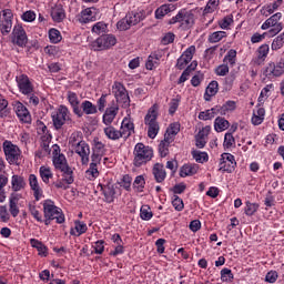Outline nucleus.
<instances>
[{"label":"nucleus","mask_w":284,"mask_h":284,"mask_svg":"<svg viewBox=\"0 0 284 284\" xmlns=\"http://www.w3.org/2000/svg\"><path fill=\"white\" fill-rule=\"evenodd\" d=\"M237 54L239 52L235 49H230L223 58V63L229 65V68H234L236 65Z\"/></svg>","instance_id":"nucleus-41"},{"label":"nucleus","mask_w":284,"mask_h":284,"mask_svg":"<svg viewBox=\"0 0 284 284\" xmlns=\"http://www.w3.org/2000/svg\"><path fill=\"white\" fill-rule=\"evenodd\" d=\"M51 119L54 130H61L65 123H72V113L68 106L61 104L51 113Z\"/></svg>","instance_id":"nucleus-4"},{"label":"nucleus","mask_w":284,"mask_h":284,"mask_svg":"<svg viewBox=\"0 0 284 284\" xmlns=\"http://www.w3.org/2000/svg\"><path fill=\"white\" fill-rule=\"evenodd\" d=\"M6 160L9 165H20L21 163V149L11 141L6 140L2 144Z\"/></svg>","instance_id":"nucleus-5"},{"label":"nucleus","mask_w":284,"mask_h":284,"mask_svg":"<svg viewBox=\"0 0 284 284\" xmlns=\"http://www.w3.org/2000/svg\"><path fill=\"white\" fill-rule=\"evenodd\" d=\"M199 164L185 163L180 168V176L181 179H186V176H194V174H199Z\"/></svg>","instance_id":"nucleus-27"},{"label":"nucleus","mask_w":284,"mask_h":284,"mask_svg":"<svg viewBox=\"0 0 284 284\" xmlns=\"http://www.w3.org/2000/svg\"><path fill=\"white\" fill-rule=\"evenodd\" d=\"M274 90V84H266L265 88L262 89L260 97L257 99V108H263L267 99H270V92Z\"/></svg>","instance_id":"nucleus-36"},{"label":"nucleus","mask_w":284,"mask_h":284,"mask_svg":"<svg viewBox=\"0 0 284 284\" xmlns=\"http://www.w3.org/2000/svg\"><path fill=\"white\" fill-rule=\"evenodd\" d=\"M196 62H192L181 74L178 83H185V81H187V79H190V74H192V72H194V70H196Z\"/></svg>","instance_id":"nucleus-57"},{"label":"nucleus","mask_w":284,"mask_h":284,"mask_svg":"<svg viewBox=\"0 0 284 284\" xmlns=\"http://www.w3.org/2000/svg\"><path fill=\"white\" fill-rule=\"evenodd\" d=\"M194 54H196V47L190 45L178 59L175 68L178 70H185L187 64L192 61V59H194Z\"/></svg>","instance_id":"nucleus-16"},{"label":"nucleus","mask_w":284,"mask_h":284,"mask_svg":"<svg viewBox=\"0 0 284 284\" xmlns=\"http://www.w3.org/2000/svg\"><path fill=\"white\" fill-rule=\"evenodd\" d=\"M181 132V124L179 123H172L169 125L164 133V138L169 139V141H174L176 139V134Z\"/></svg>","instance_id":"nucleus-42"},{"label":"nucleus","mask_w":284,"mask_h":284,"mask_svg":"<svg viewBox=\"0 0 284 284\" xmlns=\"http://www.w3.org/2000/svg\"><path fill=\"white\" fill-rule=\"evenodd\" d=\"M88 232V224L81 221L74 222V227L71 229L70 234L71 236H81V234H85Z\"/></svg>","instance_id":"nucleus-43"},{"label":"nucleus","mask_w":284,"mask_h":284,"mask_svg":"<svg viewBox=\"0 0 284 284\" xmlns=\"http://www.w3.org/2000/svg\"><path fill=\"white\" fill-rule=\"evenodd\" d=\"M39 174L44 185H50V179H54V173L52 172V168L48 165L40 166Z\"/></svg>","instance_id":"nucleus-33"},{"label":"nucleus","mask_w":284,"mask_h":284,"mask_svg":"<svg viewBox=\"0 0 284 284\" xmlns=\"http://www.w3.org/2000/svg\"><path fill=\"white\" fill-rule=\"evenodd\" d=\"M21 199V194L19 193H11L9 197V212L13 219L19 216V200Z\"/></svg>","instance_id":"nucleus-26"},{"label":"nucleus","mask_w":284,"mask_h":284,"mask_svg":"<svg viewBox=\"0 0 284 284\" xmlns=\"http://www.w3.org/2000/svg\"><path fill=\"white\" fill-rule=\"evenodd\" d=\"M120 134L122 139H130V136L134 134V122L130 116L123 118L120 126Z\"/></svg>","instance_id":"nucleus-22"},{"label":"nucleus","mask_w":284,"mask_h":284,"mask_svg":"<svg viewBox=\"0 0 284 284\" xmlns=\"http://www.w3.org/2000/svg\"><path fill=\"white\" fill-rule=\"evenodd\" d=\"M98 13H99V10L94 7L85 8L75 16V21H78V23H81V26H85L88 23H94V21H97Z\"/></svg>","instance_id":"nucleus-12"},{"label":"nucleus","mask_w":284,"mask_h":284,"mask_svg":"<svg viewBox=\"0 0 284 284\" xmlns=\"http://www.w3.org/2000/svg\"><path fill=\"white\" fill-rule=\"evenodd\" d=\"M52 163L53 168L55 170H65V168H69L68 160L65 159V155L61 153V146L59 144L52 145Z\"/></svg>","instance_id":"nucleus-13"},{"label":"nucleus","mask_w":284,"mask_h":284,"mask_svg":"<svg viewBox=\"0 0 284 284\" xmlns=\"http://www.w3.org/2000/svg\"><path fill=\"white\" fill-rule=\"evenodd\" d=\"M216 94H219V82L213 80L206 87L204 101H212V97H216Z\"/></svg>","instance_id":"nucleus-35"},{"label":"nucleus","mask_w":284,"mask_h":284,"mask_svg":"<svg viewBox=\"0 0 284 284\" xmlns=\"http://www.w3.org/2000/svg\"><path fill=\"white\" fill-rule=\"evenodd\" d=\"M176 23H180V28L183 30H187L194 26V16L182 9L176 16L168 20V26H176Z\"/></svg>","instance_id":"nucleus-7"},{"label":"nucleus","mask_w":284,"mask_h":284,"mask_svg":"<svg viewBox=\"0 0 284 284\" xmlns=\"http://www.w3.org/2000/svg\"><path fill=\"white\" fill-rule=\"evenodd\" d=\"M159 104L154 103L144 116V125L148 128L149 139H156L161 126L159 125Z\"/></svg>","instance_id":"nucleus-3"},{"label":"nucleus","mask_w":284,"mask_h":284,"mask_svg":"<svg viewBox=\"0 0 284 284\" xmlns=\"http://www.w3.org/2000/svg\"><path fill=\"white\" fill-rule=\"evenodd\" d=\"M91 32L93 34H105V32H108V23L100 21L97 22L95 24H93Z\"/></svg>","instance_id":"nucleus-61"},{"label":"nucleus","mask_w":284,"mask_h":284,"mask_svg":"<svg viewBox=\"0 0 284 284\" xmlns=\"http://www.w3.org/2000/svg\"><path fill=\"white\" fill-rule=\"evenodd\" d=\"M220 114L225 115L227 112L236 110V101L229 100L223 105H216Z\"/></svg>","instance_id":"nucleus-47"},{"label":"nucleus","mask_w":284,"mask_h":284,"mask_svg":"<svg viewBox=\"0 0 284 284\" xmlns=\"http://www.w3.org/2000/svg\"><path fill=\"white\" fill-rule=\"evenodd\" d=\"M81 112L87 115L97 114L99 109L94 103L90 102V100H85L81 103Z\"/></svg>","instance_id":"nucleus-44"},{"label":"nucleus","mask_w":284,"mask_h":284,"mask_svg":"<svg viewBox=\"0 0 284 284\" xmlns=\"http://www.w3.org/2000/svg\"><path fill=\"white\" fill-rule=\"evenodd\" d=\"M30 245L31 247H34L37 250L38 255L41 256L42 258H45V256H48V246H45L43 242L37 239H31Z\"/></svg>","instance_id":"nucleus-38"},{"label":"nucleus","mask_w":284,"mask_h":284,"mask_svg":"<svg viewBox=\"0 0 284 284\" xmlns=\"http://www.w3.org/2000/svg\"><path fill=\"white\" fill-rule=\"evenodd\" d=\"M284 45V32L281 33L280 36H277L271 44V50H273V52H276L278 50H281V48H283Z\"/></svg>","instance_id":"nucleus-64"},{"label":"nucleus","mask_w":284,"mask_h":284,"mask_svg":"<svg viewBox=\"0 0 284 284\" xmlns=\"http://www.w3.org/2000/svg\"><path fill=\"white\" fill-rule=\"evenodd\" d=\"M14 111L20 123H28V124L32 123V114H30V111L23 103L19 101L16 102Z\"/></svg>","instance_id":"nucleus-18"},{"label":"nucleus","mask_w":284,"mask_h":284,"mask_svg":"<svg viewBox=\"0 0 284 284\" xmlns=\"http://www.w3.org/2000/svg\"><path fill=\"white\" fill-rule=\"evenodd\" d=\"M67 100L72 108L73 114H75L78 119H81V116H83V111L79 108V104L81 103V101H79V95L72 91H68Z\"/></svg>","instance_id":"nucleus-23"},{"label":"nucleus","mask_w":284,"mask_h":284,"mask_svg":"<svg viewBox=\"0 0 284 284\" xmlns=\"http://www.w3.org/2000/svg\"><path fill=\"white\" fill-rule=\"evenodd\" d=\"M60 172H62V180L67 185H72V183H74V171H72V168L67 166L63 170H60Z\"/></svg>","instance_id":"nucleus-49"},{"label":"nucleus","mask_w":284,"mask_h":284,"mask_svg":"<svg viewBox=\"0 0 284 284\" xmlns=\"http://www.w3.org/2000/svg\"><path fill=\"white\" fill-rule=\"evenodd\" d=\"M267 54H270V44H262L256 50L257 61H265L267 59Z\"/></svg>","instance_id":"nucleus-54"},{"label":"nucleus","mask_w":284,"mask_h":284,"mask_svg":"<svg viewBox=\"0 0 284 284\" xmlns=\"http://www.w3.org/2000/svg\"><path fill=\"white\" fill-rule=\"evenodd\" d=\"M14 21V13L12 9H3L0 11V32L3 37L12 32V23Z\"/></svg>","instance_id":"nucleus-10"},{"label":"nucleus","mask_w":284,"mask_h":284,"mask_svg":"<svg viewBox=\"0 0 284 284\" xmlns=\"http://www.w3.org/2000/svg\"><path fill=\"white\" fill-rule=\"evenodd\" d=\"M133 190H135V192H143V190H145V178L143 175H138L134 179Z\"/></svg>","instance_id":"nucleus-62"},{"label":"nucleus","mask_w":284,"mask_h":284,"mask_svg":"<svg viewBox=\"0 0 284 284\" xmlns=\"http://www.w3.org/2000/svg\"><path fill=\"white\" fill-rule=\"evenodd\" d=\"M176 10L175 4H162L155 10V19H163V17L170 14V12H174Z\"/></svg>","instance_id":"nucleus-37"},{"label":"nucleus","mask_w":284,"mask_h":284,"mask_svg":"<svg viewBox=\"0 0 284 284\" xmlns=\"http://www.w3.org/2000/svg\"><path fill=\"white\" fill-rule=\"evenodd\" d=\"M216 114H220V112L219 106L215 105L212 109L200 112L197 119H200V121H212Z\"/></svg>","instance_id":"nucleus-40"},{"label":"nucleus","mask_w":284,"mask_h":284,"mask_svg":"<svg viewBox=\"0 0 284 284\" xmlns=\"http://www.w3.org/2000/svg\"><path fill=\"white\" fill-rule=\"evenodd\" d=\"M116 114H119L118 104H113L112 106L106 108L102 115V123L104 125H112V123H114V120L116 119Z\"/></svg>","instance_id":"nucleus-24"},{"label":"nucleus","mask_w":284,"mask_h":284,"mask_svg":"<svg viewBox=\"0 0 284 284\" xmlns=\"http://www.w3.org/2000/svg\"><path fill=\"white\" fill-rule=\"evenodd\" d=\"M26 178L19 174H13L11 176V190L14 192L13 194H17V192H21L26 190Z\"/></svg>","instance_id":"nucleus-28"},{"label":"nucleus","mask_w":284,"mask_h":284,"mask_svg":"<svg viewBox=\"0 0 284 284\" xmlns=\"http://www.w3.org/2000/svg\"><path fill=\"white\" fill-rule=\"evenodd\" d=\"M50 14L54 23H61L65 19V9H63V6L61 3L55 4L51 8Z\"/></svg>","instance_id":"nucleus-29"},{"label":"nucleus","mask_w":284,"mask_h":284,"mask_svg":"<svg viewBox=\"0 0 284 284\" xmlns=\"http://www.w3.org/2000/svg\"><path fill=\"white\" fill-rule=\"evenodd\" d=\"M43 214H44V225H50L51 221H57V223H65V215L63 211L54 204L52 200H44L42 202Z\"/></svg>","instance_id":"nucleus-1"},{"label":"nucleus","mask_w":284,"mask_h":284,"mask_svg":"<svg viewBox=\"0 0 284 284\" xmlns=\"http://www.w3.org/2000/svg\"><path fill=\"white\" fill-rule=\"evenodd\" d=\"M105 154V143L99 138L93 139L91 159L95 162L101 161Z\"/></svg>","instance_id":"nucleus-19"},{"label":"nucleus","mask_w":284,"mask_h":284,"mask_svg":"<svg viewBox=\"0 0 284 284\" xmlns=\"http://www.w3.org/2000/svg\"><path fill=\"white\" fill-rule=\"evenodd\" d=\"M283 18V13L277 12L271 16L261 26V30H268V38L276 37L278 32L283 30V23L278 22Z\"/></svg>","instance_id":"nucleus-6"},{"label":"nucleus","mask_w":284,"mask_h":284,"mask_svg":"<svg viewBox=\"0 0 284 284\" xmlns=\"http://www.w3.org/2000/svg\"><path fill=\"white\" fill-rule=\"evenodd\" d=\"M98 190L102 192L105 203H114V196L116 194V191L114 190V185L110 183L99 184Z\"/></svg>","instance_id":"nucleus-25"},{"label":"nucleus","mask_w":284,"mask_h":284,"mask_svg":"<svg viewBox=\"0 0 284 284\" xmlns=\"http://www.w3.org/2000/svg\"><path fill=\"white\" fill-rule=\"evenodd\" d=\"M99 165H101V160L95 162L91 159L89 169L85 171V179H88V181H94L95 179H99Z\"/></svg>","instance_id":"nucleus-31"},{"label":"nucleus","mask_w":284,"mask_h":284,"mask_svg":"<svg viewBox=\"0 0 284 284\" xmlns=\"http://www.w3.org/2000/svg\"><path fill=\"white\" fill-rule=\"evenodd\" d=\"M112 92L116 99L118 103L123 105H130V95L128 94V90L121 82H114L112 87Z\"/></svg>","instance_id":"nucleus-15"},{"label":"nucleus","mask_w":284,"mask_h":284,"mask_svg":"<svg viewBox=\"0 0 284 284\" xmlns=\"http://www.w3.org/2000/svg\"><path fill=\"white\" fill-rule=\"evenodd\" d=\"M219 168L220 172H226L227 174H232V172L236 170V159L232 153H222Z\"/></svg>","instance_id":"nucleus-11"},{"label":"nucleus","mask_w":284,"mask_h":284,"mask_svg":"<svg viewBox=\"0 0 284 284\" xmlns=\"http://www.w3.org/2000/svg\"><path fill=\"white\" fill-rule=\"evenodd\" d=\"M222 39H227V32L214 31L209 36L207 41L209 43H221Z\"/></svg>","instance_id":"nucleus-50"},{"label":"nucleus","mask_w":284,"mask_h":284,"mask_svg":"<svg viewBox=\"0 0 284 284\" xmlns=\"http://www.w3.org/2000/svg\"><path fill=\"white\" fill-rule=\"evenodd\" d=\"M29 212L38 223H45V220H43V214H41L39 206L34 204H29Z\"/></svg>","instance_id":"nucleus-52"},{"label":"nucleus","mask_w":284,"mask_h":284,"mask_svg":"<svg viewBox=\"0 0 284 284\" xmlns=\"http://www.w3.org/2000/svg\"><path fill=\"white\" fill-rule=\"evenodd\" d=\"M28 181H29L30 190L31 192H33L34 201H41V199H45V195L43 194V189L39 183V178H37L36 174H30L28 178Z\"/></svg>","instance_id":"nucleus-17"},{"label":"nucleus","mask_w":284,"mask_h":284,"mask_svg":"<svg viewBox=\"0 0 284 284\" xmlns=\"http://www.w3.org/2000/svg\"><path fill=\"white\" fill-rule=\"evenodd\" d=\"M192 156L196 163H207L210 161V155L207 152L192 151Z\"/></svg>","instance_id":"nucleus-59"},{"label":"nucleus","mask_w":284,"mask_h":284,"mask_svg":"<svg viewBox=\"0 0 284 284\" xmlns=\"http://www.w3.org/2000/svg\"><path fill=\"white\" fill-rule=\"evenodd\" d=\"M161 63V55L158 53H152L149 55L148 61H146V70H154Z\"/></svg>","instance_id":"nucleus-53"},{"label":"nucleus","mask_w":284,"mask_h":284,"mask_svg":"<svg viewBox=\"0 0 284 284\" xmlns=\"http://www.w3.org/2000/svg\"><path fill=\"white\" fill-rule=\"evenodd\" d=\"M230 128V121H227L225 118L217 116L214 120V130L215 132H225Z\"/></svg>","instance_id":"nucleus-45"},{"label":"nucleus","mask_w":284,"mask_h":284,"mask_svg":"<svg viewBox=\"0 0 284 284\" xmlns=\"http://www.w3.org/2000/svg\"><path fill=\"white\" fill-rule=\"evenodd\" d=\"M265 77H282L284 74V60H280L277 63L270 62L264 71Z\"/></svg>","instance_id":"nucleus-21"},{"label":"nucleus","mask_w":284,"mask_h":284,"mask_svg":"<svg viewBox=\"0 0 284 284\" xmlns=\"http://www.w3.org/2000/svg\"><path fill=\"white\" fill-rule=\"evenodd\" d=\"M91 50L94 52H101L103 50H110L116 45V37L114 34H102L98 39L91 42Z\"/></svg>","instance_id":"nucleus-8"},{"label":"nucleus","mask_w":284,"mask_h":284,"mask_svg":"<svg viewBox=\"0 0 284 284\" xmlns=\"http://www.w3.org/2000/svg\"><path fill=\"white\" fill-rule=\"evenodd\" d=\"M263 121H265V108L258 106V104H256V110L253 111L251 123L252 125H261Z\"/></svg>","instance_id":"nucleus-32"},{"label":"nucleus","mask_w":284,"mask_h":284,"mask_svg":"<svg viewBox=\"0 0 284 284\" xmlns=\"http://www.w3.org/2000/svg\"><path fill=\"white\" fill-rule=\"evenodd\" d=\"M220 274L222 283H232L234 281V273L227 267L222 268Z\"/></svg>","instance_id":"nucleus-63"},{"label":"nucleus","mask_w":284,"mask_h":284,"mask_svg":"<svg viewBox=\"0 0 284 284\" xmlns=\"http://www.w3.org/2000/svg\"><path fill=\"white\" fill-rule=\"evenodd\" d=\"M152 174L156 183H163L168 178V172H165V166L162 163H155L152 168Z\"/></svg>","instance_id":"nucleus-30"},{"label":"nucleus","mask_w":284,"mask_h":284,"mask_svg":"<svg viewBox=\"0 0 284 284\" xmlns=\"http://www.w3.org/2000/svg\"><path fill=\"white\" fill-rule=\"evenodd\" d=\"M220 1L221 0H209L203 10V16L205 17V14H212L213 12H216Z\"/></svg>","instance_id":"nucleus-60"},{"label":"nucleus","mask_w":284,"mask_h":284,"mask_svg":"<svg viewBox=\"0 0 284 284\" xmlns=\"http://www.w3.org/2000/svg\"><path fill=\"white\" fill-rule=\"evenodd\" d=\"M125 17L131 27L136 26L138 23H141V21H143V19H145V14H143V12H141V11L140 12H130Z\"/></svg>","instance_id":"nucleus-46"},{"label":"nucleus","mask_w":284,"mask_h":284,"mask_svg":"<svg viewBox=\"0 0 284 284\" xmlns=\"http://www.w3.org/2000/svg\"><path fill=\"white\" fill-rule=\"evenodd\" d=\"M133 165L134 168H141L154 158V150L141 142L136 143L133 150Z\"/></svg>","instance_id":"nucleus-2"},{"label":"nucleus","mask_w":284,"mask_h":284,"mask_svg":"<svg viewBox=\"0 0 284 284\" xmlns=\"http://www.w3.org/2000/svg\"><path fill=\"white\" fill-rule=\"evenodd\" d=\"M85 140H83V133L81 131H74L71 136L69 138V143L71 148H77V145L83 143Z\"/></svg>","instance_id":"nucleus-51"},{"label":"nucleus","mask_w":284,"mask_h":284,"mask_svg":"<svg viewBox=\"0 0 284 284\" xmlns=\"http://www.w3.org/2000/svg\"><path fill=\"white\" fill-rule=\"evenodd\" d=\"M72 150L80 156L82 165L90 163V144L88 142L84 141L73 146Z\"/></svg>","instance_id":"nucleus-20"},{"label":"nucleus","mask_w":284,"mask_h":284,"mask_svg":"<svg viewBox=\"0 0 284 284\" xmlns=\"http://www.w3.org/2000/svg\"><path fill=\"white\" fill-rule=\"evenodd\" d=\"M12 43L19 45V48H26L28 45V33H26V29H23V24L17 23L12 30Z\"/></svg>","instance_id":"nucleus-14"},{"label":"nucleus","mask_w":284,"mask_h":284,"mask_svg":"<svg viewBox=\"0 0 284 284\" xmlns=\"http://www.w3.org/2000/svg\"><path fill=\"white\" fill-rule=\"evenodd\" d=\"M217 26H220L221 30H231L232 26H234V16H225L224 18L219 20Z\"/></svg>","instance_id":"nucleus-48"},{"label":"nucleus","mask_w":284,"mask_h":284,"mask_svg":"<svg viewBox=\"0 0 284 284\" xmlns=\"http://www.w3.org/2000/svg\"><path fill=\"white\" fill-rule=\"evenodd\" d=\"M258 203H252L250 201H246L244 206V214L246 216H254L258 212Z\"/></svg>","instance_id":"nucleus-56"},{"label":"nucleus","mask_w":284,"mask_h":284,"mask_svg":"<svg viewBox=\"0 0 284 284\" xmlns=\"http://www.w3.org/2000/svg\"><path fill=\"white\" fill-rule=\"evenodd\" d=\"M174 143V141L164 138L160 144H159V154L161 156V159H165V156H168V154H170V148L172 146V144Z\"/></svg>","instance_id":"nucleus-39"},{"label":"nucleus","mask_w":284,"mask_h":284,"mask_svg":"<svg viewBox=\"0 0 284 284\" xmlns=\"http://www.w3.org/2000/svg\"><path fill=\"white\" fill-rule=\"evenodd\" d=\"M16 83L20 94L24 97H30V94H34V82L28 74L21 73L16 77Z\"/></svg>","instance_id":"nucleus-9"},{"label":"nucleus","mask_w":284,"mask_h":284,"mask_svg":"<svg viewBox=\"0 0 284 284\" xmlns=\"http://www.w3.org/2000/svg\"><path fill=\"white\" fill-rule=\"evenodd\" d=\"M41 149L43 156H48L50 154V141H52V135H42L41 136Z\"/></svg>","instance_id":"nucleus-58"},{"label":"nucleus","mask_w":284,"mask_h":284,"mask_svg":"<svg viewBox=\"0 0 284 284\" xmlns=\"http://www.w3.org/2000/svg\"><path fill=\"white\" fill-rule=\"evenodd\" d=\"M49 36V41L50 43H61V41L63 40V36H61V31H59L58 29L51 28L48 32Z\"/></svg>","instance_id":"nucleus-55"},{"label":"nucleus","mask_w":284,"mask_h":284,"mask_svg":"<svg viewBox=\"0 0 284 284\" xmlns=\"http://www.w3.org/2000/svg\"><path fill=\"white\" fill-rule=\"evenodd\" d=\"M103 133L110 141H119V139H122L121 131L112 126V124L106 125L103 129Z\"/></svg>","instance_id":"nucleus-34"}]
</instances>
